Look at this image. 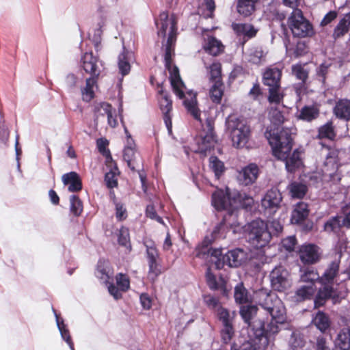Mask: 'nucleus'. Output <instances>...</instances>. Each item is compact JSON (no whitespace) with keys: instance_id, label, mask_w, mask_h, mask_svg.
I'll list each match as a JSON object with an SVG mask.
<instances>
[{"instance_id":"nucleus-1","label":"nucleus","mask_w":350,"mask_h":350,"mask_svg":"<svg viewBox=\"0 0 350 350\" xmlns=\"http://www.w3.org/2000/svg\"><path fill=\"white\" fill-rule=\"evenodd\" d=\"M256 298L262 308L271 316V321H260L257 325H254V336H250L249 339L239 347L233 344L231 350H265L279 332L278 324L284 323L286 320L285 307L275 294L261 289L256 293Z\"/></svg>"},{"instance_id":"nucleus-2","label":"nucleus","mask_w":350,"mask_h":350,"mask_svg":"<svg viewBox=\"0 0 350 350\" xmlns=\"http://www.w3.org/2000/svg\"><path fill=\"white\" fill-rule=\"evenodd\" d=\"M159 37L165 38L164 44V60L165 67L170 74V81L174 94L180 98L184 99L183 104L187 111L197 120L201 121L200 111L197 106L196 94L193 91L187 92L186 87L182 81L178 68L171 64V59L174 51V46L176 36V21L174 16H169L167 12L160 13L159 18L155 19Z\"/></svg>"},{"instance_id":"nucleus-3","label":"nucleus","mask_w":350,"mask_h":350,"mask_svg":"<svg viewBox=\"0 0 350 350\" xmlns=\"http://www.w3.org/2000/svg\"><path fill=\"white\" fill-rule=\"evenodd\" d=\"M225 224H219L215 227L212 233L206 236L201 244L197 247L196 256L204 258L205 255L210 256V261L215 265L217 269L223 268L224 265L230 267L241 265L248 258L245 250L237 248L228 252L223 256L220 249L208 248L214 240L225 238Z\"/></svg>"},{"instance_id":"nucleus-4","label":"nucleus","mask_w":350,"mask_h":350,"mask_svg":"<svg viewBox=\"0 0 350 350\" xmlns=\"http://www.w3.org/2000/svg\"><path fill=\"white\" fill-rule=\"evenodd\" d=\"M294 129H284L280 133L267 132L266 137L271 146L273 154L280 160L285 161L286 169L293 172L302 165L301 152L295 150L290 156L293 146L292 135Z\"/></svg>"},{"instance_id":"nucleus-5","label":"nucleus","mask_w":350,"mask_h":350,"mask_svg":"<svg viewBox=\"0 0 350 350\" xmlns=\"http://www.w3.org/2000/svg\"><path fill=\"white\" fill-rule=\"evenodd\" d=\"M212 205L218 211L228 210V214L224 216V221L226 227V221L228 217L234 216V211L239 208H247L254 204L252 196L245 192L237 190H230L228 187L225 189H217L212 195Z\"/></svg>"},{"instance_id":"nucleus-6","label":"nucleus","mask_w":350,"mask_h":350,"mask_svg":"<svg viewBox=\"0 0 350 350\" xmlns=\"http://www.w3.org/2000/svg\"><path fill=\"white\" fill-rule=\"evenodd\" d=\"M226 124L232 146L237 148L245 147L250 137L249 126L234 116H229Z\"/></svg>"},{"instance_id":"nucleus-7","label":"nucleus","mask_w":350,"mask_h":350,"mask_svg":"<svg viewBox=\"0 0 350 350\" xmlns=\"http://www.w3.org/2000/svg\"><path fill=\"white\" fill-rule=\"evenodd\" d=\"M250 243L255 248L265 247L271 239L268 224L261 219H254L245 226Z\"/></svg>"},{"instance_id":"nucleus-8","label":"nucleus","mask_w":350,"mask_h":350,"mask_svg":"<svg viewBox=\"0 0 350 350\" xmlns=\"http://www.w3.org/2000/svg\"><path fill=\"white\" fill-rule=\"evenodd\" d=\"M339 269V261L332 262L325 270L323 275L321 277L320 282L324 284L323 288H321L314 300L315 306H320L324 304L326 299L334 297V292L332 287L328 284L333 280Z\"/></svg>"},{"instance_id":"nucleus-9","label":"nucleus","mask_w":350,"mask_h":350,"mask_svg":"<svg viewBox=\"0 0 350 350\" xmlns=\"http://www.w3.org/2000/svg\"><path fill=\"white\" fill-rule=\"evenodd\" d=\"M288 27L295 37L305 38L313 34V28L299 9H294L288 19Z\"/></svg>"},{"instance_id":"nucleus-10","label":"nucleus","mask_w":350,"mask_h":350,"mask_svg":"<svg viewBox=\"0 0 350 350\" xmlns=\"http://www.w3.org/2000/svg\"><path fill=\"white\" fill-rule=\"evenodd\" d=\"M122 104H120L118 107V113L120 118L121 122L124 126V132L127 136V142L126 145L124 149V159L125 161H126L128 166L131 168L132 170H135L137 167H139V165L141 163V159L138 154H137L135 151V146L133 141V139L131 138V135L129 133V131L126 129V127L124 124V122L122 120Z\"/></svg>"},{"instance_id":"nucleus-11","label":"nucleus","mask_w":350,"mask_h":350,"mask_svg":"<svg viewBox=\"0 0 350 350\" xmlns=\"http://www.w3.org/2000/svg\"><path fill=\"white\" fill-rule=\"evenodd\" d=\"M272 288L278 291H284L291 285L288 271L282 266L275 267L270 273Z\"/></svg>"},{"instance_id":"nucleus-12","label":"nucleus","mask_w":350,"mask_h":350,"mask_svg":"<svg viewBox=\"0 0 350 350\" xmlns=\"http://www.w3.org/2000/svg\"><path fill=\"white\" fill-rule=\"evenodd\" d=\"M282 199V195L278 189L269 190L261 200V206L265 214L268 216L273 215L280 207Z\"/></svg>"},{"instance_id":"nucleus-13","label":"nucleus","mask_w":350,"mask_h":350,"mask_svg":"<svg viewBox=\"0 0 350 350\" xmlns=\"http://www.w3.org/2000/svg\"><path fill=\"white\" fill-rule=\"evenodd\" d=\"M81 64L84 71L93 77L99 76L103 67L101 62L92 52H86L81 56Z\"/></svg>"},{"instance_id":"nucleus-14","label":"nucleus","mask_w":350,"mask_h":350,"mask_svg":"<svg viewBox=\"0 0 350 350\" xmlns=\"http://www.w3.org/2000/svg\"><path fill=\"white\" fill-rule=\"evenodd\" d=\"M259 168L255 163L242 167L237 174V180L239 183L243 186H248L253 184L258 178Z\"/></svg>"},{"instance_id":"nucleus-15","label":"nucleus","mask_w":350,"mask_h":350,"mask_svg":"<svg viewBox=\"0 0 350 350\" xmlns=\"http://www.w3.org/2000/svg\"><path fill=\"white\" fill-rule=\"evenodd\" d=\"M197 147H193L192 150L195 152L200 153L204 155L211 149H212L216 143L215 136L212 128H209L205 135H202L196 139Z\"/></svg>"},{"instance_id":"nucleus-16","label":"nucleus","mask_w":350,"mask_h":350,"mask_svg":"<svg viewBox=\"0 0 350 350\" xmlns=\"http://www.w3.org/2000/svg\"><path fill=\"white\" fill-rule=\"evenodd\" d=\"M298 254L301 261L304 264H314L319 259V248L313 244L301 245Z\"/></svg>"},{"instance_id":"nucleus-17","label":"nucleus","mask_w":350,"mask_h":350,"mask_svg":"<svg viewBox=\"0 0 350 350\" xmlns=\"http://www.w3.org/2000/svg\"><path fill=\"white\" fill-rule=\"evenodd\" d=\"M116 284L118 287L115 286L113 283L107 286L108 291L115 299H118L122 297L121 292L126 291L130 287V282L127 275L118 273L116 276Z\"/></svg>"},{"instance_id":"nucleus-18","label":"nucleus","mask_w":350,"mask_h":350,"mask_svg":"<svg viewBox=\"0 0 350 350\" xmlns=\"http://www.w3.org/2000/svg\"><path fill=\"white\" fill-rule=\"evenodd\" d=\"M338 152L336 150H330L329 152L327 154L326 159L325 161V172H329L328 175L330 176L331 179L334 181L336 179L338 181L340 180V178L338 174H334V172L338 170Z\"/></svg>"},{"instance_id":"nucleus-19","label":"nucleus","mask_w":350,"mask_h":350,"mask_svg":"<svg viewBox=\"0 0 350 350\" xmlns=\"http://www.w3.org/2000/svg\"><path fill=\"white\" fill-rule=\"evenodd\" d=\"M160 109L163 113V120L165 124V126L167 129L168 133H172V120L170 116V111L172 110V100L169 98V97L165 95L161 94V98L159 99Z\"/></svg>"},{"instance_id":"nucleus-20","label":"nucleus","mask_w":350,"mask_h":350,"mask_svg":"<svg viewBox=\"0 0 350 350\" xmlns=\"http://www.w3.org/2000/svg\"><path fill=\"white\" fill-rule=\"evenodd\" d=\"M281 76L282 70L278 68H268L263 73V83L269 87H280Z\"/></svg>"},{"instance_id":"nucleus-21","label":"nucleus","mask_w":350,"mask_h":350,"mask_svg":"<svg viewBox=\"0 0 350 350\" xmlns=\"http://www.w3.org/2000/svg\"><path fill=\"white\" fill-rule=\"evenodd\" d=\"M62 180L64 185L68 186V190L70 192H76L80 191L82 188L79 176L75 172L64 174L62 177Z\"/></svg>"},{"instance_id":"nucleus-22","label":"nucleus","mask_w":350,"mask_h":350,"mask_svg":"<svg viewBox=\"0 0 350 350\" xmlns=\"http://www.w3.org/2000/svg\"><path fill=\"white\" fill-rule=\"evenodd\" d=\"M96 276L103 282L106 284L107 286L110 284L109 280L112 279L113 271L109 267L108 262L104 260L98 261L96 271Z\"/></svg>"},{"instance_id":"nucleus-23","label":"nucleus","mask_w":350,"mask_h":350,"mask_svg":"<svg viewBox=\"0 0 350 350\" xmlns=\"http://www.w3.org/2000/svg\"><path fill=\"white\" fill-rule=\"evenodd\" d=\"M232 27L237 36L247 39L254 37L258 32V29L249 23H232Z\"/></svg>"},{"instance_id":"nucleus-24","label":"nucleus","mask_w":350,"mask_h":350,"mask_svg":"<svg viewBox=\"0 0 350 350\" xmlns=\"http://www.w3.org/2000/svg\"><path fill=\"white\" fill-rule=\"evenodd\" d=\"M336 350H350V326L338 334L334 341Z\"/></svg>"},{"instance_id":"nucleus-25","label":"nucleus","mask_w":350,"mask_h":350,"mask_svg":"<svg viewBox=\"0 0 350 350\" xmlns=\"http://www.w3.org/2000/svg\"><path fill=\"white\" fill-rule=\"evenodd\" d=\"M316 292V287L312 283L301 286L295 293L293 299L295 301L310 299Z\"/></svg>"},{"instance_id":"nucleus-26","label":"nucleus","mask_w":350,"mask_h":350,"mask_svg":"<svg viewBox=\"0 0 350 350\" xmlns=\"http://www.w3.org/2000/svg\"><path fill=\"white\" fill-rule=\"evenodd\" d=\"M96 79L97 77H89L85 81V85L81 88V96L83 101L90 102L94 97L95 90L97 89Z\"/></svg>"},{"instance_id":"nucleus-27","label":"nucleus","mask_w":350,"mask_h":350,"mask_svg":"<svg viewBox=\"0 0 350 350\" xmlns=\"http://www.w3.org/2000/svg\"><path fill=\"white\" fill-rule=\"evenodd\" d=\"M350 29V12L344 15L335 27L332 37L336 40L344 36Z\"/></svg>"},{"instance_id":"nucleus-28","label":"nucleus","mask_w":350,"mask_h":350,"mask_svg":"<svg viewBox=\"0 0 350 350\" xmlns=\"http://www.w3.org/2000/svg\"><path fill=\"white\" fill-rule=\"evenodd\" d=\"M246 58L248 62L260 65L265 62L266 53L260 46H252L246 53Z\"/></svg>"},{"instance_id":"nucleus-29","label":"nucleus","mask_w":350,"mask_h":350,"mask_svg":"<svg viewBox=\"0 0 350 350\" xmlns=\"http://www.w3.org/2000/svg\"><path fill=\"white\" fill-rule=\"evenodd\" d=\"M269 118L270 119L271 122L275 126L276 128H274L272 129L271 127H270V129H267V131L265 132V134L267 132H270L273 134V133H278L284 129V128H282L281 130H280L279 126L284 122V118L282 115V112L279 111L276 108L271 107L269 111Z\"/></svg>"},{"instance_id":"nucleus-30","label":"nucleus","mask_w":350,"mask_h":350,"mask_svg":"<svg viewBox=\"0 0 350 350\" xmlns=\"http://www.w3.org/2000/svg\"><path fill=\"white\" fill-rule=\"evenodd\" d=\"M204 49L210 55L216 56L224 51V45L219 40L209 36L205 41Z\"/></svg>"},{"instance_id":"nucleus-31","label":"nucleus","mask_w":350,"mask_h":350,"mask_svg":"<svg viewBox=\"0 0 350 350\" xmlns=\"http://www.w3.org/2000/svg\"><path fill=\"white\" fill-rule=\"evenodd\" d=\"M335 115L341 118L348 120L350 119V100L342 99L337 102L334 107Z\"/></svg>"},{"instance_id":"nucleus-32","label":"nucleus","mask_w":350,"mask_h":350,"mask_svg":"<svg viewBox=\"0 0 350 350\" xmlns=\"http://www.w3.org/2000/svg\"><path fill=\"white\" fill-rule=\"evenodd\" d=\"M308 215V204L305 202H298L291 215V221L293 223L298 224L305 219Z\"/></svg>"},{"instance_id":"nucleus-33","label":"nucleus","mask_w":350,"mask_h":350,"mask_svg":"<svg viewBox=\"0 0 350 350\" xmlns=\"http://www.w3.org/2000/svg\"><path fill=\"white\" fill-rule=\"evenodd\" d=\"M131 57L132 53L125 51H123L118 56V69L122 76L128 75L131 70L130 60Z\"/></svg>"},{"instance_id":"nucleus-34","label":"nucleus","mask_w":350,"mask_h":350,"mask_svg":"<svg viewBox=\"0 0 350 350\" xmlns=\"http://www.w3.org/2000/svg\"><path fill=\"white\" fill-rule=\"evenodd\" d=\"M319 114V110L317 106H304L299 111L297 117L299 119L310 122L316 119Z\"/></svg>"},{"instance_id":"nucleus-35","label":"nucleus","mask_w":350,"mask_h":350,"mask_svg":"<svg viewBox=\"0 0 350 350\" xmlns=\"http://www.w3.org/2000/svg\"><path fill=\"white\" fill-rule=\"evenodd\" d=\"M234 297L236 303L239 304H247L251 301V296L243 283H239L235 286Z\"/></svg>"},{"instance_id":"nucleus-36","label":"nucleus","mask_w":350,"mask_h":350,"mask_svg":"<svg viewBox=\"0 0 350 350\" xmlns=\"http://www.w3.org/2000/svg\"><path fill=\"white\" fill-rule=\"evenodd\" d=\"M55 316L56 318V323L58 327V329L60 332L62 338L66 341V342L68 345L70 349L71 350H75L74 344L72 341L70 332L68 329L66 327V325L64 323L63 321H60L59 319L54 310Z\"/></svg>"},{"instance_id":"nucleus-37","label":"nucleus","mask_w":350,"mask_h":350,"mask_svg":"<svg viewBox=\"0 0 350 350\" xmlns=\"http://www.w3.org/2000/svg\"><path fill=\"white\" fill-rule=\"evenodd\" d=\"M224 84L221 81L215 83L209 90V96L211 100L217 104L220 103L224 94Z\"/></svg>"},{"instance_id":"nucleus-38","label":"nucleus","mask_w":350,"mask_h":350,"mask_svg":"<svg viewBox=\"0 0 350 350\" xmlns=\"http://www.w3.org/2000/svg\"><path fill=\"white\" fill-rule=\"evenodd\" d=\"M257 0H239L237 4L238 12L247 16L252 14L254 10V3Z\"/></svg>"},{"instance_id":"nucleus-39","label":"nucleus","mask_w":350,"mask_h":350,"mask_svg":"<svg viewBox=\"0 0 350 350\" xmlns=\"http://www.w3.org/2000/svg\"><path fill=\"white\" fill-rule=\"evenodd\" d=\"M215 8V5L213 0H204L198 8V13L204 18H211L213 14Z\"/></svg>"},{"instance_id":"nucleus-40","label":"nucleus","mask_w":350,"mask_h":350,"mask_svg":"<svg viewBox=\"0 0 350 350\" xmlns=\"http://www.w3.org/2000/svg\"><path fill=\"white\" fill-rule=\"evenodd\" d=\"M286 54L291 57H298L307 53V47L304 42H298L294 49L285 44Z\"/></svg>"},{"instance_id":"nucleus-41","label":"nucleus","mask_w":350,"mask_h":350,"mask_svg":"<svg viewBox=\"0 0 350 350\" xmlns=\"http://www.w3.org/2000/svg\"><path fill=\"white\" fill-rule=\"evenodd\" d=\"M312 323L321 332H325L329 327V318L322 312H319L316 314Z\"/></svg>"},{"instance_id":"nucleus-42","label":"nucleus","mask_w":350,"mask_h":350,"mask_svg":"<svg viewBox=\"0 0 350 350\" xmlns=\"http://www.w3.org/2000/svg\"><path fill=\"white\" fill-rule=\"evenodd\" d=\"M94 111L96 120H98L101 117L107 116L112 111V107L109 104L101 102L94 105Z\"/></svg>"},{"instance_id":"nucleus-43","label":"nucleus","mask_w":350,"mask_h":350,"mask_svg":"<svg viewBox=\"0 0 350 350\" xmlns=\"http://www.w3.org/2000/svg\"><path fill=\"white\" fill-rule=\"evenodd\" d=\"M209 167L217 178H219L225 171L224 163L215 156L209 158Z\"/></svg>"},{"instance_id":"nucleus-44","label":"nucleus","mask_w":350,"mask_h":350,"mask_svg":"<svg viewBox=\"0 0 350 350\" xmlns=\"http://www.w3.org/2000/svg\"><path fill=\"white\" fill-rule=\"evenodd\" d=\"M289 191L293 198H301L306 193V186L302 183L293 182L288 186Z\"/></svg>"},{"instance_id":"nucleus-45","label":"nucleus","mask_w":350,"mask_h":350,"mask_svg":"<svg viewBox=\"0 0 350 350\" xmlns=\"http://www.w3.org/2000/svg\"><path fill=\"white\" fill-rule=\"evenodd\" d=\"M343 226L342 222V217L336 216L329 219L324 225V230L326 232H337L340 226Z\"/></svg>"},{"instance_id":"nucleus-46","label":"nucleus","mask_w":350,"mask_h":350,"mask_svg":"<svg viewBox=\"0 0 350 350\" xmlns=\"http://www.w3.org/2000/svg\"><path fill=\"white\" fill-rule=\"evenodd\" d=\"M208 72L210 80L214 83L217 81H221V65L219 62H213L208 67Z\"/></svg>"},{"instance_id":"nucleus-47","label":"nucleus","mask_w":350,"mask_h":350,"mask_svg":"<svg viewBox=\"0 0 350 350\" xmlns=\"http://www.w3.org/2000/svg\"><path fill=\"white\" fill-rule=\"evenodd\" d=\"M292 73L297 79L302 82H305L308 79V71L305 68V65L301 64L293 65L292 66Z\"/></svg>"},{"instance_id":"nucleus-48","label":"nucleus","mask_w":350,"mask_h":350,"mask_svg":"<svg viewBox=\"0 0 350 350\" xmlns=\"http://www.w3.org/2000/svg\"><path fill=\"white\" fill-rule=\"evenodd\" d=\"M118 241L120 245L124 246L129 251L131 250L130 237L129 229L122 227L118 234Z\"/></svg>"},{"instance_id":"nucleus-49","label":"nucleus","mask_w":350,"mask_h":350,"mask_svg":"<svg viewBox=\"0 0 350 350\" xmlns=\"http://www.w3.org/2000/svg\"><path fill=\"white\" fill-rule=\"evenodd\" d=\"M257 307L253 305L241 306L240 308V314L245 323L250 324L252 317L257 312Z\"/></svg>"},{"instance_id":"nucleus-50","label":"nucleus","mask_w":350,"mask_h":350,"mask_svg":"<svg viewBox=\"0 0 350 350\" xmlns=\"http://www.w3.org/2000/svg\"><path fill=\"white\" fill-rule=\"evenodd\" d=\"M70 212L75 216H79L83 211V204L80 199L75 195H72L70 198Z\"/></svg>"},{"instance_id":"nucleus-51","label":"nucleus","mask_w":350,"mask_h":350,"mask_svg":"<svg viewBox=\"0 0 350 350\" xmlns=\"http://www.w3.org/2000/svg\"><path fill=\"white\" fill-rule=\"evenodd\" d=\"M321 278L318 273L312 269H306L304 271V273L301 275V280L308 284L312 283L316 280L320 281Z\"/></svg>"},{"instance_id":"nucleus-52","label":"nucleus","mask_w":350,"mask_h":350,"mask_svg":"<svg viewBox=\"0 0 350 350\" xmlns=\"http://www.w3.org/2000/svg\"><path fill=\"white\" fill-rule=\"evenodd\" d=\"M268 100L271 104H280L283 99L280 87H269Z\"/></svg>"},{"instance_id":"nucleus-53","label":"nucleus","mask_w":350,"mask_h":350,"mask_svg":"<svg viewBox=\"0 0 350 350\" xmlns=\"http://www.w3.org/2000/svg\"><path fill=\"white\" fill-rule=\"evenodd\" d=\"M217 315L219 319L222 322L223 325L232 324L234 313L230 314L227 309L219 307L217 310Z\"/></svg>"},{"instance_id":"nucleus-54","label":"nucleus","mask_w":350,"mask_h":350,"mask_svg":"<svg viewBox=\"0 0 350 350\" xmlns=\"http://www.w3.org/2000/svg\"><path fill=\"white\" fill-rule=\"evenodd\" d=\"M319 137L320 138H327L329 139H334L335 137V133L332 124L327 122L325 125L320 127L319 130Z\"/></svg>"},{"instance_id":"nucleus-55","label":"nucleus","mask_w":350,"mask_h":350,"mask_svg":"<svg viewBox=\"0 0 350 350\" xmlns=\"http://www.w3.org/2000/svg\"><path fill=\"white\" fill-rule=\"evenodd\" d=\"M223 327L221 331V337L222 341L227 344L230 342L234 336V329L232 324L223 325Z\"/></svg>"},{"instance_id":"nucleus-56","label":"nucleus","mask_w":350,"mask_h":350,"mask_svg":"<svg viewBox=\"0 0 350 350\" xmlns=\"http://www.w3.org/2000/svg\"><path fill=\"white\" fill-rule=\"evenodd\" d=\"M304 343L305 341L301 334L295 332L292 334L290 344L293 349L297 350L298 349L303 347L304 346Z\"/></svg>"},{"instance_id":"nucleus-57","label":"nucleus","mask_w":350,"mask_h":350,"mask_svg":"<svg viewBox=\"0 0 350 350\" xmlns=\"http://www.w3.org/2000/svg\"><path fill=\"white\" fill-rule=\"evenodd\" d=\"M148 262H157L159 252L153 243L146 244Z\"/></svg>"},{"instance_id":"nucleus-58","label":"nucleus","mask_w":350,"mask_h":350,"mask_svg":"<svg viewBox=\"0 0 350 350\" xmlns=\"http://www.w3.org/2000/svg\"><path fill=\"white\" fill-rule=\"evenodd\" d=\"M116 217L118 221L124 220L127 217V211L123 204L115 202Z\"/></svg>"},{"instance_id":"nucleus-59","label":"nucleus","mask_w":350,"mask_h":350,"mask_svg":"<svg viewBox=\"0 0 350 350\" xmlns=\"http://www.w3.org/2000/svg\"><path fill=\"white\" fill-rule=\"evenodd\" d=\"M116 171H118V169L116 168L105 174V180L109 188H113L117 186Z\"/></svg>"},{"instance_id":"nucleus-60","label":"nucleus","mask_w":350,"mask_h":350,"mask_svg":"<svg viewBox=\"0 0 350 350\" xmlns=\"http://www.w3.org/2000/svg\"><path fill=\"white\" fill-rule=\"evenodd\" d=\"M146 215L151 219L156 220L157 222L164 224L163 219L157 214L154 207L152 204L146 206Z\"/></svg>"},{"instance_id":"nucleus-61","label":"nucleus","mask_w":350,"mask_h":350,"mask_svg":"<svg viewBox=\"0 0 350 350\" xmlns=\"http://www.w3.org/2000/svg\"><path fill=\"white\" fill-rule=\"evenodd\" d=\"M206 279L208 286L211 289H217L219 287L218 283L217 282L216 277L211 272V269L208 268L206 273Z\"/></svg>"},{"instance_id":"nucleus-62","label":"nucleus","mask_w":350,"mask_h":350,"mask_svg":"<svg viewBox=\"0 0 350 350\" xmlns=\"http://www.w3.org/2000/svg\"><path fill=\"white\" fill-rule=\"evenodd\" d=\"M296 243L297 241L295 236H289L284 239L282 241V247L288 252L294 250Z\"/></svg>"},{"instance_id":"nucleus-63","label":"nucleus","mask_w":350,"mask_h":350,"mask_svg":"<svg viewBox=\"0 0 350 350\" xmlns=\"http://www.w3.org/2000/svg\"><path fill=\"white\" fill-rule=\"evenodd\" d=\"M148 276L152 280H154L161 273L159 265L157 262H148Z\"/></svg>"},{"instance_id":"nucleus-64","label":"nucleus","mask_w":350,"mask_h":350,"mask_svg":"<svg viewBox=\"0 0 350 350\" xmlns=\"http://www.w3.org/2000/svg\"><path fill=\"white\" fill-rule=\"evenodd\" d=\"M315 350H330L326 339L323 336H319L317 338Z\"/></svg>"}]
</instances>
